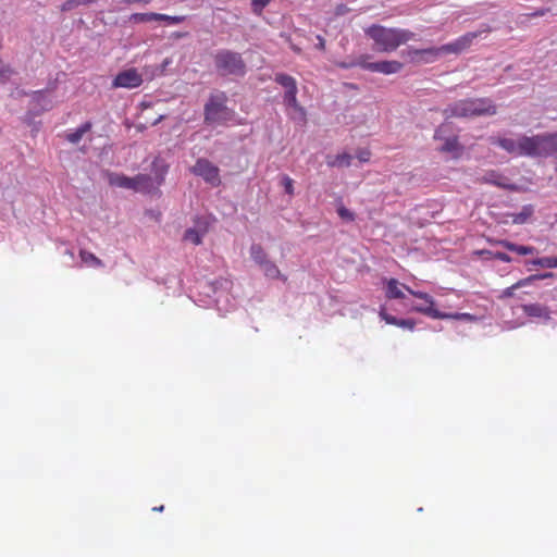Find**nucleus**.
Wrapping results in <instances>:
<instances>
[{"instance_id": "4", "label": "nucleus", "mask_w": 557, "mask_h": 557, "mask_svg": "<svg viewBox=\"0 0 557 557\" xmlns=\"http://www.w3.org/2000/svg\"><path fill=\"white\" fill-rule=\"evenodd\" d=\"M409 295L414 298L424 301V305H414L411 307L412 312H418L422 315H425L432 320H466L469 322H473L476 320L473 314L470 313H443L434 307V299L428 293L423 292H411L409 290Z\"/></svg>"}, {"instance_id": "34", "label": "nucleus", "mask_w": 557, "mask_h": 557, "mask_svg": "<svg viewBox=\"0 0 557 557\" xmlns=\"http://www.w3.org/2000/svg\"><path fill=\"white\" fill-rule=\"evenodd\" d=\"M153 0H113L116 4H125V5H133V4H139V5H147L151 3Z\"/></svg>"}, {"instance_id": "32", "label": "nucleus", "mask_w": 557, "mask_h": 557, "mask_svg": "<svg viewBox=\"0 0 557 557\" xmlns=\"http://www.w3.org/2000/svg\"><path fill=\"white\" fill-rule=\"evenodd\" d=\"M162 18H158L157 22H165L168 25H176L181 23L184 17L183 16H172L166 14H161Z\"/></svg>"}, {"instance_id": "35", "label": "nucleus", "mask_w": 557, "mask_h": 557, "mask_svg": "<svg viewBox=\"0 0 557 557\" xmlns=\"http://www.w3.org/2000/svg\"><path fill=\"white\" fill-rule=\"evenodd\" d=\"M271 0H252L251 7L255 13H260Z\"/></svg>"}, {"instance_id": "23", "label": "nucleus", "mask_w": 557, "mask_h": 557, "mask_svg": "<svg viewBox=\"0 0 557 557\" xmlns=\"http://www.w3.org/2000/svg\"><path fill=\"white\" fill-rule=\"evenodd\" d=\"M262 269V273H264L265 277L270 280H282L283 282L287 281V277L281 274L277 265L273 261L256 263Z\"/></svg>"}, {"instance_id": "21", "label": "nucleus", "mask_w": 557, "mask_h": 557, "mask_svg": "<svg viewBox=\"0 0 557 557\" xmlns=\"http://www.w3.org/2000/svg\"><path fill=\"white\" fill-rule=\"evenodd\" d=\"M497 245L502 246L503 248L510 252H515L520 256L534 255L535 252V248L533 246L517 245L508 239H500L497 242Z\"/></svg>"}, {"instance_id": "24", "label": "nucleus", "mask_w": 557, "mask_h": 557, "mask_svg": "<svg viewBox=\"0 0 557 557\" xmlns=\"http://www.w3.org/2000/svg\"><path fill=\"white\" fill-rule=\"evenodd\" d=\"M91 129V123L86 122L81 127L65 135L66 141L72 145H76L82 140L83 136Z\"/></svg>"}, {"instance_id": "22", "label": "nucleus", "mask_w": 557, "mask_h": 557, "mask_svg": "<svg viewBox=\"0 0 557 557\" xmlns=\"http://www.w3.org/2000/svg\"><path fill=\"white\" fill-rule=\"evenodd\" d=\"M349 164H351V154L349 153H337L326 157V165H329V168H348Z\"/></svg>"}, {"instance_id": "8", "label": "nucleus", "mask_w": 557, "mask_h": 557, "mask_svg": "<svg viewBox=\"0 0 557 557\" xmlns=\"http://www.w3.org/2000/svg\"><path fill=\"white\" fill-rule=\"evenodd\" d=\"M215 67L220 75H237L243 76L245 73V64L240 54L228 50H221L215 54Z\"/></svg>"}, {"instance_id": "29", "label": "nucleus", "mask_w": 557, "mask_h": 557, "mask_svg": "<svg viewBox=\"0 0 557 557\" xmlns=\"http://www.w3.org/2000/svg\"><path fill=\"white\" fill-rule=\"evenodd\" d=\"M81 260L89 267L94 268H102L103 262L97 258L94 253H90L86 250H81Z\"/></svg>"}, {"instance_id": "16", "label": "nucleus", "mask_w": 557, "mask_h": 557, "mask_svg": "<svg viewBox=\"0 0 557 557\" xmlns=\"http://www.w3.org/2000/svg\"><path fill=\"white\" fill-rule=\"evenodd\" d=\"M384 284H386V298L389 300H397L404 298V292L406 290L409 293H419L418 290L411 289L409 286L399 283L396 278H387L384 280Z\"/></svg>"}, {"instance_id": "42", "label": "nucleus", "mask_w": 557, "mask_h": 557, "mask_svg": "<svg viewBox=\"0 0 557 557\" xmlns=\"http://www.w3.org/2000/svg\"><path fill=\"white\" fill-rule=\"evenodd\" d=\"M163 509H164V506H159V507L152 508V510H154L157 512H161Z\"/></svg>"}, {"instance_id": "45", "label": "nucleus", "mask_w": 557, "mask_h": 557, "mask_svg": "<svg viewBox=\"0 0 557 557\" xmlns=\"http://www.w3.org/2000/svg\"><path fill=\"white\" fill-rule=\"evenodd\" d=\"M467 35L474 36V35H476V34H475V33H468Z\"/></svg>"}, {"instance_id": "14", "label": "nucleus", "mask_w": 557, "mask_h": 557, "mask_svg": "<svg viewBox=\"0 0 557 557\" xmlns=\"http://www.w3.org/2000/svg\"><path fill=\"white\" fill-rule=\"evenodd\" d=\"M476 183L493 185L510 191L517 190V186L511 184L506 176H503L497 171H490L485 173L481 177L476 178Z\"/></svg>"}, {"instance_id": "6", "label": "nucleus", "mask_w": 557, "mask_h": 557, "mask_svg": "<svg viewBox=\"0 0 557 557\" xmlns=\"http://www.w3.org/2000/svg\"><path fill=\"white\" fill-rule=\"evenodd\" d=\"M225 101L224 94L210 97L203 109L205 123L222 125L232 121L233 111L225 106Z\"/></svg>"}, {"instance_id": "10", "label": "nucleus", "mask_w": 557, "mask_h": 557, "mask_svg": "<svg viewBox=\"0 0 557 557\" xmlns=\"http://www.w3.org/2000/svg\"><path fill=\"white\" fill-rule=\"evenodd\" d=\"M524 136L525 135H522L518 139L507 137H492L491 144L503 148V150L511 156H525L529 158H534V151L529 149V147H527L523 143Z\"/></svg>"}, {"instance_id": "12", "label": "nucleus", "mask_w": 557, "mask_h": 557, "mask_svg": "<svg viewBox=\"0 0 557 557\" xmlns=\"http://www.w3.org/2000/svg\"><path fill=\"white\" fill-rule=\"evenodd\" d=\"M143 85V75L136 69L119 72L112 81V87L134 89Z\"/></svg>"}, {"instance_id": "33", "label": "nucleus", "mask_w": 557, "mask_h": 557, "mask_svg": "<svg viewBox=\"0 0 557 557\" xmlns=\"http://www.w3.org/2000/svg\"><path fill=\"white\" fill-rule=\"evenodd\" d=\"M338 216L341 219L352 222L355 220L354 212L346 209L344 206L338 207L337 209Z\"/></svg>"}, {"instance_id": "43", "label": "nucleus", "mask_w": 557, "mask_h": 557, "mask_svg": "<svg viewBox=\"0 0 557 557\" xmlns=\"http://www.w3.org/2000/svg\"><path fill=\"white\" fill-rule=\"evenodd\" d=\"M292 48H293V50H295V52H297V53L300 52L299 47H297L296 45H292Z\"/></svg>"}, {"instance_id": "19", "label": "nucleus", "mask_w": 557, "mask_h": 557, "mask_svg": "<svg viewBox=\"0 0 557 557\" xmlns=\"http://www.w3.org/2000/svg\"><path fill=\"white\" fill-rule=\"evenodd\" d=\"M379 318L389 325L407 329L409 331H412L416 325V322H413L412 319H397L394 315L388 314L384 309L379 311Z\"/></svg>"}, {"instance_id": "11", "label": "nucleus", "mask_w": 557, "mask_h": 557, "mask_svg": "<svg viewBox=\"0 0 557 557\" xmlns=\"http://www.w3.org/2000/svg\"><path fill=\"white\" fill-rule=\"evenodd\" d=\"M191 173L196 176H200L205 183H208L212 187H218L221 184L220 170L206 158L197 159L194 168H191Z\"/></svg>"}, {"instance_id": "41", "label": "nucleus", "mask_w": 557, "mask_h": 557, "mask_svg": "<svg viewBox=\"0 0 557 557\" xmlns=\"http://www.w3.org/2000/svg\"><path fill=\"white\" fill-rule=\"evenodd\" d=\"M97 0H78V3H81L82 5H88V4H91L94 2H96Z\"/></svg>"}, {"instance_id": "18", "label": "nucleus", "mask_w": 557, "mask_h": 557, "mask_svg": "<svg viewBox=\"0 0 557 557\" xmlns=\"http://www.w3.org/2000/svg\"><path fill=\"white\" fill-rule=\"evenodd\" d=\"M521 309H522V312H524V314L530 318H537V319H543V320L550 319L549 308L540 302L522 305Z\"/></svg>"}, {"instance_id": "31", "label": "nucleus", "mask_w": 557, "mask_h": 557, "mask_svg": "<svg viewBox=\"0 0 557 557\" xmlns=\"http://www.w3.org/2000/svg\"><path fill=\"white\" fill-rule=\"evenodd\" d=\"M294 181L287 175H284L283 178H281V186H283L284 191H286L287 196L294 195Z\"/></svg>"}, {"instance_id": "2", "label": "nucleus", "mask_w": 557, "mask_h": 557, "mask_svg": "<svg viewBox=\"0 0 557 557\" xmlns=\"http://www.w3.org/2000/svg\"><path fill=\"white\" fill-rule=\"evenodd\" d=\"M497 113V108L488 98H469L459 100L443 110L446 117L469 119L491 116Z\"/></svg>"}, {"instance_id": "26", "label": "nucleus", "mask_w": 557, "mask_h": 557, "mask_svg": "<svg viewBox=\"0 0 557 557\" xmlns=\"http://www.w3.org/2000/svg\"><path fill=\"white\" fill-rule=\"evenodd\" d=\"M534 213V207L532 205H525L522 207V210L516 214L510 215L512 218V223L516 225L524 224L529 218Z\"/></svg>"}, {"instance_id": "44", "label": "nucleus", "mask_w": 557, "mask_h": 557, "mask_svg": "<svg viewBox=\"0 0 557 557\" xmlns=\"http://www.w3.org/2000/svg\"><path fill=\"white\" fill-rule=\"evenodd\" d=\"M543 12H534L532 15H543Z\"/></svg>"}, {"instance_id": "38", "label": "nucleus", "mask_w": 557, "mask_h": 557, "mask_svg": "<svg viewBox=\"0 0 557 557\" xmlns=\"http://www.w3.org/2000/svg\"><path fill=\"white\" fill-rule=\"evenodd\" d=\"M494 259L500 261V262H505V263H509L511 261V258L510 256H508L506 252H503V251H496L494 252Z\"/></svg>"}, {"instance_id": "25", "label": "nucleus", "mask_w": 557, "mask_h": 557, "mask_svg": "<svg viewBox=\"0 0 557 557\" xmlns=\"http://www.w3.org/2000/svg\"><path fill=\"white\" fill-rule=\"evenodd\" d=\"M163 16H161L160 13H152V12H149V13H134L131 15L129 17V22L134 23V24H139V23H153V22H157L158 18H162Z\"/></svg>"}, {"instance_id": "15", "label": "nucleus", "mask_w": 557, "mask_h": 557, "mask_svg": "<svg viewBox=\"0 0 557 557\" xmlns=\"http://www.w3.org/2000/svg\"><path fill=\"white\" fill-rule=\"evenodd\" d=\"M407 37H374L372 48L379 52H389L406 44Z\"/></svg>"}, {"instance_id": "1", "label": "nucleus", "mask_w": 557, "mask_h": 557, "mask_svg": "<svg viewBox=\"0 0 557 557\" xmlns=\"http://www.w3.org/2000/svg\"><path fill=\"white\" fill-rule=\"evenodd\" d=\"M168 165L159 159L152 161V175L138 174L128 177L123 174L111 173L109 185L117 188L132 189L136 193L150 194L158 189L164 182Z\"/></svg>"}, {"instance_id": "36", "label": "nucleus", "mask_w": 557, "mask_h": 557, "mask_svg": "<svg viewBox=\"0 0 557 557\" xmlns=\"http://www.w3.org/2000/svg\"><path fill=\"white\" fill-rule=\"evenodd\" d=\"M12 74V70L0 61V82L5 81Z\"/></svg>"}, {"instance_id": "13", "label": "nucleus", "mask_w": 557, "mask_h": 557, "mask_svg": "<svg viewBox=\"0 0 557 557\" xmlns=\"http://www.w3.org/2000/svg\"><path fill=\"white\" fill-rule=\"evenodd\" d=\"M553 277H554V273L546 272V273L532 274L530 276L521 278L520 281L516 282L511 286H508L505 289H503V292H500L499 299L506 300V299L512 298V297H515L516 290H518L520 288H524V287L533 284L535 281H544L546 278H553Z\"/></svg>"}, {"instance_id": "37", "label": "nucleus", "mask_w": 557, "mask_h": 557, "mask_svg": "<svg viewBox=\"0 0 557 557\" xmlns=\"http://www.w3.org/2000/svg\"><path fill=\"white\" fill-rule=\"evenodd\" d=\"M82 5L81 3H78V0H66L63 4H62V11H71L77 7Z\"/></svg>"}, {"instance_id": "17", "label": "nucleus", "mask_w": 557, "mask_h": 557, "mask_svg": "<svg viewBox=\"0 0 557 557\" xmlns=\"http://www.w3.org/2000/svg\"><path fill=\"white\" fill-rule=\"evenodd\" d=\"M443 126L438 127V129L435 131V139L436 140H443V146L440 147V152L445 153H459L461 151V146H459L458 137L456 135L451 137H447L443 139Z\"/></svg>"}, {"instance_id": "3", "label": "nucleus", "mask_w": 557, "mask_h": 557, "mask_svg": "<svg viewBox=\"0 0 557 557\" xmlns=\"http://www.w3.org/2000/svg\"><path fill=\"white\" fill-rule=\"evenodd\" d=\"M470 47V37H460L451 44L441 47H430L426 49H409L403 54L408 55L409 61L413 63H433L438 58L447 54H459Z\"/></svg>"}, {"instance_id": "28", "label": "nucleus", "mask_w": 557, "mask_h": 557, "mask_svg": "<svg viewBox=\"0 0 557 557\" xmlns=\"http://www.w3.org/2000/svg\"><path fill=\"white\" fill-rule=\"evenodd\" d=\"M249 252H250V259L255 260L256 263L272 262L271 260H269L267 258L265 251L263 250L262 246H260L259 244H252V246H250Z\"/></svg>"}, {"instance_id": "5", "label": "nucleus", "mask_w": 557, "mask_h": 557, "mask_svg": "<svg viewBox=\"0 0 557 557\" xmlns=\"http://www.w3.org/2000/svg\"><path fill=\"white\" fill-rule=\"evenodd\" d=\"M338 67L347 70L350 67H359L364 71L372 73H382L384 75H391L397 73L401 69V64L396 61H379L369 62L368 54H360L358 58H352L349 61L338 63Z\"/></svg>"}, {"instance_id": "7", "label": "nucleus", "mask_w": 557, "mask_h": 557, "mask_svg": "<svg viewBox=\"0 0 557 557\" xmlns=\"http://www.w3.org/2000/svg\"><path fill=\"white\" fill-rule=\"evenodd\" d=\"M524 144L533 149L534 158H548L557 153V133L524 136Z\"/></svg>"}, {"instance_id": "40", "label": "nucleus", "mask_w": 557, "mask_h": 557, "mask_svg": "<svg viewBox=\"0 0 557 557\" xmlns=\"http://www.w3.org/2000/svg\"><path fill=\"white\" fill-rule=\"evenodd\" d=\"M317 40H318L317 48L320 50H323V48H324L323 37H317Z\"/></svg>"}, {"instance_id": "39", "label": "nucleus", "mask_w": 557, "mask_h": 557, "mask_svg": "<svg viewBox=\"0 0 557 557\" xmlns=\"http://www.w3.org/2000/svg\"><path fill=\"white\" fill-rule=\"evenodd\" d=\"M357 158H359L360 162H369L370 160V151L369 150H361L359 153H357Z\"/></svg>"}, {"instance_id": "9", "label": "nucleus", "mask_w": 557, "mask_h": 557, "mask_svg": "<svg viewBox=\"0 0 557 557\" xmlns=\"http://www.w3.org/2000/svg\"><path fill=\"white\" fill-rule=\"evenodd\" d=\"M274 82H276V84L283 87L284 89V106L295 110L296 113H298L302 120L306 119V111L304 110L302 106H300L299 102H297L296 79L285 73H277L276 76H274Z\"/></svg>"}, {"instance_id": "46", "label": "nucleus", "mask_w": 557, "mask_h": 557, "mask_svg": "<svg viewBox=\"0 0 557 557\" xmlns=\"http://www.w3.org/2000/svg\"><path fill=\"white\" fill-rule=\"evenodd\" d=\"M555 171L557 172V161H556V168H555Z\"/></svg>"}, {"instance_id": "27", "label": "nucleus", "mask_w": 557, "mask_h": 557, "mask_svg": "<svg viewBox=\"0 0 557 557\" xmlns=\"http://www.w3.org/2000/svg\"><path fill=\"white\" fill-rule=\"evenodd\" d=\"M529 264L541 269H557V257L535 258Z\"/></svg>"}, {"instance_id": "30", "label": "nucleus", "mask_w": 557, "mask_h": 557, "mask_svg": "<svg viewBox=\"0 0 557 557\" xmlns=\"http://www.w3.org/2000/svg\"><path fill=\"white\" fill-rule=\"evenodd\" d=\"M183 238H185L187 242H190L195 246L201 245V234H199V232L194 228L186 230Z\"/></svg>"}, {"instance_id": "20", "label": "nucleus", "mask_w": 557, "mask_h": 557, "mask_svg": "<svg viewBox=\"0 0 557 557\" xmlns=\"http://www.w3.org/2000/svg\"><path fill=\"white\" fill-rule=\"evenodd\" d=\"M366 35H413L406 29L388 28L379 24H372L366 29Z\"/></svg>"}]
</instances>
